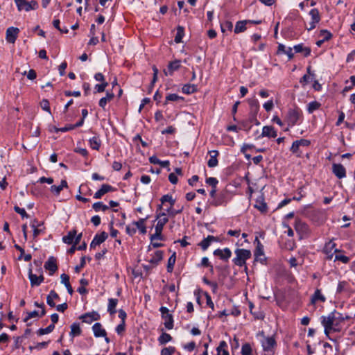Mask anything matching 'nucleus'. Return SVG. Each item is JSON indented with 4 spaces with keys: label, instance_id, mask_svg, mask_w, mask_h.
<instances>
[{
    "label": "nucleus",
    "instance_id": "a211bd4d",
    "mask_svg": "<svg viewBox=\"0 0 355 355\" xmlns=\"http://www.w3.org/2000/svg\"><path fill=\"white\" fill-rule=\"evenodd\" d=\"M92 330L95 337H105L106 331L99 322L95 323L92 327Z\"/></svg>",
    "mask_w": 355,
    "mask_h": 355
},
{
    "label": "nucleus",
    "instance_id": "e433bc0d",
    "mask_svg": "<svg viewBox=\"0 0 355 355\" xmlns=\"http://www.w3.org/2000/svg\"><path fill=\"white\" fill-rule=\"evenodd\" d=\"M76 234V232L75 230L70 231L67 234V235L64 236L62 238L63 242L65 243H67V244H71L73 242Z\"/></svg>",
    "mask_w": 355,
    "mask_h": 355
},
{
    "label": "nucleus",
    "instance_id": "1a4fd4ad",
    "mask_svg": "<svg viewBox=\"0 0 355 355\" xmlns=\"http://www.w3.org/2000/svg\"><path fill=\"white\" fill-rule=\"evenodd\" d=\"M275 340L272 337H265L261 340V345L264 351H272L275 345Z\"/></svg>",
    "mask_w": 355,
    "mask_h": 355
},
{
    "label": "nucleus",
    "instance_id": "473e14b6",
    "mask_svg": "<svg viewBox=\"0 0 355 355\" xmlns=\"http://www.w3.org/2000/svg\"><path fill=\"white\" fill-rule=\"evenodd\" d=\"M164 320V326L167 329H172L173 327V318L171 314H166L164 317H162Z\"/></svg>",
    "mask_w": 355,
    "mask_h": 355
},
{
    "label": "nucleus",
    "instance_id": "a19ab883",
    "mask_svg": "<svg viewBox=\"0 0 355 355\" xmlns=\"http://www.w3.org/2000/svg\"><path fill=\"white\" fill-rule=\"evenodd\" d=\"M320 107V103H319L317 101H312V102H310L307 105V111L309 112V113L311 114L314 111L319 109Z\"/></svg>",
    "mask_w": 355,
    "mask_h": 355
},
{
    "label": "nucleus",
    "instance_id": "ddd939ff",
    "mask_svg": "<svg viewBox=\"0 0 355 355\" xmlns=\"http://www.w3.org/2000/svg\"><path fill=\"white\" fill-rule=\"evenodd\" d=\"M44 268L50 271L51 275L54 273L58 270L56 259L53 257H49L44 264Z\"/></svg>",
    "mask_w": 355,
    "mask_h": 355
},
{
    "label": "nucleus",
    "instance_id": "5fc2aeb1",
    "mask_svg": "<svg viewBox=\"0 0 355 355\" xmlns=\"http://www.w3.org/2000/svg\"><path fill=\"white\" fill-rule=\"evenodd\" d=\"M108 83L107 82L101 83V84H97L95 85V89L96 92L101 93L105 91V87L107 86Z\"/></svg>",
    "mask_w": 355,
    "mask_h": 355
},
{
    "label": "nucleus",
    "instance_id": "e2e57ef3",
    "mask_svg": "<svg viewBox=\"0 0 355 355\" xmlns=\"http://www.w3.org/2000/svg\"><path fill=\"white\" fill-rule=\"evenodd\" d=\"M40 316L39 313L37 311H33L31 312L28 313L27 317L24 318V321L27 322L29 319L35 317Z\"/></svg>",
    "mask_w": 355,
    "mask_h": 355
},
{
    "label": "nucleus",
    "instance_id": "412c9836",
    "mask_svg": "<svg viewBox=\"0 0 355 355\" xmlns=\"http://www.w3.org/2000/svg\"><path fill=\"white\" fill-rule=\"evenodd\" d=\"M180 67V62L179 60H175L169 63L168 66V69L164 70V73L166 76H171L173 71L178 70Z\"/></svg>",
    "mask_w": 355,
    "mask_h": 355
},
{
    "label": "nucleus",
    "instance_id": "58836bf2",
    "mask_svg": "<svg viewBox=\"0 0 355 355\" xmlns=\"http://www.w3.org/2000/svg\"><path fill=\"white\" fill-rule=\"evenodd\" d=\"M296 53H304L305 56H308L311 53V49L307 47H304L302 44H297L294 46Z\"/></svg>",
    "mask_w": 355,
    "mask_h": 355
},
{
    "label": "nucleus",
    "instance_id": "774afa93",
    "mask_svg": "<svg viewBox=\"0 0 355 355\" xmlns=\"http://www.w3.org/2000/svg\"><path fill=\"white\" fill-rule=\"evenodd\" d=\"M125 330V322L122 321L121 324L116 327V331L118 334H121Z\"/></svg>",
    "mask_w": 355,
    "mask_h": 355
},
{
    "label": "nucleus",
    "instance_id": "4468645a",
    "mask_svg": "<svg viewBox=\"0 0 355 355\" xmlns=\"http://www.w3.org/2000/svg\"><path fill=\"white\" fill-rule=\"evenodd\" d=\"M336 244L332 241H330L328 243L325 244V246L324 248V251L326 253V254L328 257V259H331L333 257V252H337L338 250L335 248Z\"/></svg>",
    "mask_w": 355,
    "mask_h": 355
},
{
    "label": "nucleus",
    "instance_id": "052dcab7",
    "mask_svg": "<svg viewBox=\"0 0 355 355\" xmlns=\"http://www.w3.org/2000/svg\"><path fill=\"white\" fill-rule=\"evenodd\" d=\"M263 106L267 112L270 111L274 107L272 100H269L268 101L265 103Z\"/></svg>",
    "mask_w": 355,
    "mask_h": 355
},
{
    "label": "nucleus",
    "instance_id": "393cba45",
    "mask_svg": "<svg viewBox=\"0 0 355 355\" xmlns=\"http://www.w3.org/2000/svg\"><path fill=\"white\" fill-rule=\"evenodd\" d=\"M248 21H250V20L237 21L234 28V33H240L244 32L246 30V24L248 23Z\"/></svg>",
    "mask_w": 355,
    "mask_h": 355
},
{
    "label": "nucleus",
    "instance_id": "680f3d73",
    "mask_svg": "<svg viewBox=\"0 0 355 355\" xmlns=\"http://www.w3.org/2000/svg\"><path fill=\"white\" fill-rule=\"evenodd\" d=\"M41 107L44 110L50 112L49 102L47 100H42L41 102Z\"/></svg>",
    "mask_w": 355,
    "mask_h": 355
},
{
    "label": "nucleus",
    "instance_id": "4be33fe9",
    "mask_svg": "<svg viewBox=\"0 0 355 355\" xmlns=\"http://www.w3.org/2000/svg\"><path fill=\"white\" fill-rule=\"evenodd\" d=\"M210 158L208 160L207 165L209 167L213 168L218 165L217 156L218 155V151L211 150L209 152Z\"/></svg>",
    "mask_w": 355,
    "mask_h": 355
},
{
    "label": "nucleus",
    "instance_id": "0eeeda50",
    "mask_svg": "<svg viewBox=\"0 0 355 355\" xmlns=\"http://www.w3.org/2000/svg\"><path fill=\"white\" fill-rule=\"evenodd\" d=\"M332 172L338 179H342L346 177L345 168L341 164H333Z\"/></svg>",
    "mask_w": 355,
    "mask_h": 355
},
{
    "label": "nucleus",
    "instance_id": "8fccbe9b",
    "mask_svg": "<svg viewBox=\"0 0 355 355\" xmlns=\"http://www.w3.org/2000/svg\"><path fill=\"white\" fill-rule=\"evenodd\" d=\"M300 148L301 147L300 144L297 143V141H295L292 144L291 151L293 153L297 154L298 156H300V154L302 153V151H300Z\"/></svg>",
    "mask_w": 355,
    "mask_h": 355
},
{
    "label": "nucleus",
    "instance_id": "2eb2a0df",
    "mask_svg": "<svg viewBox=\"0 0 355 355\" xmlns=\"http://www.w3.org/2000/svg\"><path fill=\"white\" fill-rule=\"evenodd\" d=\"M114 190L113 187L109 184H103L101 188L98 190L94 196V198L96 199L101 198L105 193L112 191Z\"/></svg>",
    "mask_w": 355,
    "mask_h": 355
},
{
    "label": "nucleus",
    "instance_id": "37998d69",
    "mask_svg": "<svg viewBox=\"0 0 355 355\" xmlns=\"http://www.w3.org/2000/svg\"><path fill=\"white\" fill-rule=\"evenodd\" d=\"M183 35H184V28L182 26H178L177 28L176 35L174 39L175 42L180 43L182 42Z\"/></svg>",
    "mask_w": 355,
    "mask_h": 355
},
{
    "label": "nucleus",
    "instance_id": "864d4df0",
    "mask_svg": "<svg viewBox=\"0 0 355 355\" xmlns=\"http://www.w3.org/2000/svg\"><path fill=\"white\" fill-rule=\"evenodd\" d=\"M320 36L322 37V39L324 40V41H327L331 38L332 35L329 31L327 30H321Z\"/></svg>",
    "mask_w": 355,
    "mask_h": 355
},
{
    "label": "nucleus",
    "instance_id": "aec40b11",
    "mask_svg": "<svg viewBox=\"0 0 355 355\" xmlns=\"http://www.w3.org/2000/svg\"><path fill=\"white\" fill-rule=\"evenodd\" d=\"M218 239L217 237H215L214 236H208L207 238H205L200 243H199V245L201 247V248L203 250H206L209 246L210 245V244L212 243V242H214V241H218Z\"/></svg>",
    "mask_w": 355,
    "mask_h": 355
},
{
    "label": "nucleus",
    "instance_id": "b1692460",
    "mask_svg": "<svg viewBox=\"0 0 355 355\" xmlns=\"http://www.w3.org/2000/svg\"><path fill=\"white\" fill-rule=\"evenodd\" d=\"M68 187L67 182L65 180H62L59 186L53 185L51 187V191L55 193L56 196H58L60 191Z\"/></svg>",
    "mask_w": 355,
    "mask_h": 355
},
{
    "label": "nucleus",
    "instance_id": "4d7b16f0",
    "mask_svg": "<svg viewBox=\"0 0 355 355\" xmlns=\"http://www.w3.org/2000/svg\"><path fill=\"white\" fill-rule=\"evenodd\" d=\"M14 209L17 213L20 214L22 218H28L29 216L27 214L24 209L20 208L18 206H15Z\"/></svg>",
    "mask_w": 355,
    "mask_h": 355
},
{
    "label": "nucleus",
    "instance_id": "0e129e2a",
    "mask_svg": "<svg viewBox=\"0 0 355 355\" xmlns=\"http://www.w3.org/2000/svg\"><path fill=\"white\" fill-rule=\"evenodd\" d=\"M67 67V64L66 62H63L59 66V73L60 76H63L65 73V69Z\"/></svg>",
    "mask_w": 355,
    "mask_h": 355
},
{
    "label": "nucleus",
    "instance_id": "338daca9",
    "mask_svg": "<svg viewBox=\"0 0 355 355\" xmlns=\"http://www.w3.org/2000/svg\"><path fill=\"white\" fill-rule=\"evenodd\" d=\"M64 95L66 96H75V97H78L80 96V92L79 91H74V92H71V91H65L64 92Z\"/></svg>",
    "mask_w": 355,
    "mask_h": 355
},
{
    "label": "nucleus",
    "instance_id": "39448f33",
    "mask_svg": "<svg viewBox=\"0 0 355 355\" xmlns=\"http://www.w3.org/2000/svg\"><path fill=\"white\" fill-rule=\"evenodd\" d=\"M309 15L311 17V21L309 22V27L307 28L309 31H311L315 28V26L320 21V15L319 11L316 8L311 10Z\"/></svg>",
    "mask_w": 355,
    "mask_h": 355
},
{
    "label": "nucleus",
    "instance_id": "f257e3e1",
    "mask_svg": "<svg viewBox=\"0 0 355 355\" xmlns=\"http://www.w3.org/2000/svg\"><path fill=\"white\" fill-rule=\"evenodd\" d=\"M234 252L236 257L233 259V262L239 266L245 265L246 260L251 257V252L249 250L236 249Z\"/></svg>",
    "mask_w": 355,
    "mask_h": 355
},
{
    "label": "nucleus",
    "instance_id": "2f4dec72",
    "mask_svg": "<svg viewBox=\"0 0 355 355\" xmlns=\"http://www.w3.org/2000/svg\"><path fill=\"white\" fill-rule=\"evenodd\" d=\"M163 258L162 251L157 250L155 254L149 259V262L153 265H157Z\"/></svg>",
    "mask_w": 355,
    "mask_h": 355
},
{
    "label": "nucleus",
    "instance_id": "c756f323",
    "mask_svg": "<svg viewBox=\"0 0 355 355\" xmlns=\"http://www.w3.org/2000/svg\"><path fill=\"white\" fill-rule=\"evenodd\" d=\"M117 303H118L117 299H113V298L109 299L108 306H107V311L111 315H113L116 312V307Z\"/></svg>",
    "mask_w": 355,
    "mask_h": 355
},
{
    "label": "nucleus",
    "instance_id": "7ed1b4c3",
    "mask_svg": "<svg viewBox=\"0 0 355 355\" xmlns=\"http://www.w3.org/2000/svg\"><path fill=\"white\" fill-rule=\"evenodd\" d=\"M15 2L19 11L25 10L28 12L31 10H36L38 8V3L35 0H32L31 1H28L26 0H15Z\"/></svg>",
    "mask_w": 355,
    "mask_h": 355
},
{
    "label": "nucleus",
    "instance_id": "9d476101",
    "mask_svg": "<svg viewBox=\"0 0 355 355\" xmlns=\"http://www.w3.org/2000/svg\"><path fill=\"white\" fill-rule=\"evenodd\" d=\"M80 319L83 320L84 322L90 324L92 321L98 320L100 319V315L96 312L92 311L86 313L80 317Z\"/></svg>",
    "mask_w": 355,
    "mask_h": 355
},
{
    "label": "nucleus",
    "instance_id": "20e7f679",
    "mask_svg": "<svg viewBox=\"0 0 355 355\" xmlns=\"http://www.w3.org/2000/svg\"><path fill=\"white\" fill-rule=\"evenodd\" d=\"M301 116V112L300 110L297 109H291L289 110L287 114V121L288 123V125H294L297 123V121L299 120L300 117Z\"/></svg>",
    "mask_w": 355,
    "mask_h": 355
},
{
    "label": "nucleus",
    "instance_id": "f3484780",
    "mask_svg": "<svg viewBox=\"0 0 355 355\" xmlns=\"http://www.w3.org/2000/svg\"><path fill=\"white\" fill-rule=\"evenodd\" d=\"M295 230L297 233L304 234L308 232V226L304 222L297 219L295 223Z\"/></svg>",
    "mask_w": 355,
    "mask_h": 355
},
{
    "label": "nucleus",
    "instance_id": "9b49d317",
    "mask_svg": "<svg viewBox=\"0 0 355 355\" xmlns=\"http://www.w3.org/2000/svg\"><path fill=\"white\" fill-rule=\"evenodd\" d=\"M107 234L105 232H101L100 234H96L90 243V248H94L96 245L101 244L107 239Z\"/></svg>",
    "mask_w": 355,
    "mask_h": 355
},
{
    "label": "nucleus",
    "instance_id": "a878e982",
    "mask_svg": "<svg viewBox=\"0 0 355 355\" xmlns=\"http://www.w3.org/2000/svg\"><path fill=\"white\" fill-rule=\"evenodd\" d=\"M217 355H229L227 344L225 341H220L216 348Z\"/></svg>",
    "mask_w": 355,
    "mask_h": 355
},
{
    "label": "nucleus",
    "instance_id": "4c0bfd02",
    "mask_svg": "<svg viewBox=\"0 0 355 355\" xmlns=\"http://www.w3.org/2000/svg\"><path fill=\"white\" fill-rule=\"evenodd\" d=\"M254 207L259 209L261 213L267 211V205L262 200H257Z\"/></svg>",
    "mask_w": 355,
    "mask_h": 355
},
{
    "label": "nucleus",
    "instance_id": "a18cd8bd",
    "mask_svg": "<svg viewBox=\"0 0 355 355\" xmlns=\"http://www.w3.org/2000/svg\"><path fill=\"white\" fill-rule=\"evenodd\" d=\"M172 340V337L170 334L166 333H162V335L159 337L158 340L161 345H164L166 343L171 341Z\"/></svg>",
    "mask_w": 355,
    "mask_h": 355
},
{
    "label": "nucleus",
    "instance_id": "72a5a7b5",
    "mask_svg": "<svg viewBox=\"0 0 355 355\" xmlns=\"http://www.w3.org/2000/svg\"><path fill=\"white\" fill-rule=\"evenodd\" d=\"M90 147L94 150H98L101 146V140L98 136H94L89 140Z\"/></svg>",
    "mask_w": 355,
    "mask_h": 355
},
{
    "label": "nucleus",
    "instance_id": "de8ad7c7",
    "mask_svg": "<svg viewBox=\"0 0 355 355\" xmlns=\"http://www.w3.org/2000/svg\"><path fill=\"white\" fill-rule=\"evenodd\" d=\"M180 100H183V98L176 94H170L166 96L164 104H166L168 101H178Z\"/></svg>",
    "mask_w": 355,
    "mask_h": 355
},
{
    "label": "nucleus",
    "instance_id": "69168bd1",
    "mask_svg": "<svg viewBox=\"0 0 355 355\" xmlns=\"http://www.w3.org/2000/svg\"><path fill=\"white\" fill-rule=\"evenodd\" d=\"M207 304L209 306L212 310L214 309V302L211 300V296L208 293H205Z\"/></svg>",
    "mask_w": 355,
    "mask_h": 355
},
{
    "label": "nucleus",
    "instance_id": "423d86ee",
    "mask_svg": "<svg viewBox=\"0 0 355 355\" xmlns=\"http://www.w3.org/2000/svg\"><path fill=\"white\" fill-rule=\"evenodd\" d=\"M19 33V29L15 27H9L6 30V40L8 42L14 44Z\"/></svg>",
    "mask_w": 355,
    "mask_h": 355
},
{
    "label": "nucleus",
    "instance_id": "f8f14e48",
    "mask_svg": "<svg viewBox=\"0 0 355 355\" xmlns=\"http://www.w3.org/2000/svg\"><path fill=\"white\" fill-rule=\"evenodd\" d=\"M214 254L220 257L221 259L228 260L232 256V252L228 248H225L223 250L216 249Z\"/></svg>",
    "mask_w": 355,
    "mask_h": 355
},
{
    "label": "nucleus",
    "instance_id": "f03ea898",
    "mask_svg": "<svg viewBox=\"0 0 355 355\" xmlns=\"http://www.w3.org/2000/svg\"><path fill=\"white\" fill-rule=\"evenodd\" d=\"M168 219L167 217H164L158 220L157 225L155 228V233L150 236V241L155 240H163V236L162 234L164 226L167 223Z\"/></svg>",
    "mask_w": 355,
    "mask_h": 355
},
{
    "label": "nucleus",
    "instance_id": "3c124183",
    "mask_svg": "<svg viewBox=\"0 0 355 355\" xmlns=\"http://www.w3.org/2000/svg\"><path fill=\"white\" fill-rule=\"evenodd\" d=\"M175 352L174 347H164L161 350V355H172Z\"/></svg>",
    "mask_w": 355,
    "mask_h": 355
},
{
    "label": "nucleus",
    "instance_id": "c9c22d12",
    "mask_svg": "<svg viewBox=\"0 0 355 355\" xmlns=\"http://www.w3.org/2000/svg\"><path fill=\"white\" fill-rule=\"evenodd\" d=\"M81 334V329L78 323H73L71 325L70 336L75 337Z\"/></svg>",
    "mask_w": 355,
    "mask_h": 355
},
{
    "label": "nucleus",
    "instance_id": "dca6fc26",
    "mask_svg": "<svg viewBox=\"0 0 355 355\" xmlns=\"http://www.w3.org/2000/svg\"><path fill=\"white\" fill-rule=\"evenodd\" d=\"M277 131L275 130V128L272 126L266 125L263 127L262 132H261V137H272L275 138L277 137Z\"/></svg>",
    "mask_w": 355,
    "mask_h": 355
},
{
    "label": "nucleus",
    "instance_id": "5701e85b",
    "mask_svg": "<svg viewBox=\"0 0 355 355\" xmlns=\"http://www.w3.org/2000/svg\"><path fill=\"white\" fill-rule=\"evenodd\" d=\"M60 299L59 295L58 293L52 290L50 291L49 294L46 297V303L49 306L51 307L55 306V303L54 302L55 300H58Z\"/></svg>",
    "mask_w": 355,
    "mask_h": 355
},
{
    "label": "nucleus",
    "instance_id": "7c9ffc66",
    "mask_svg": "<svg viewBox=\"0 0 355 355\" xmlns=\"http://www.w3.org/2000/svg\"><path fill=\"white\" fill-rule=\"evenodd\" d=\"M182 91L184 94H191L197 91V86L194 84H186L182 87Z\"/></svg>",
    "mask_w": 355,
    "mask_h": 355
},
{
    "label": "nucleus",
    "instance_id": "13d9d810",
    "mask_svg": "<svg viewBox=\"0 0 355 355\" xmlns=\"http://www.w3.org/2000/svg\"><path fill=\"white\" fill-rule=\"evenodd\" d=\"M206 183L211 185L213 188H216L218 181L216 178L210 177L207 178Z\"/></svg>",
    "mask_w": 355,
    "mask_h": 355
},
{
    "label": "nucleus",
    "instance_id": "6e6d98bb",
    "mask_svg": "<svg viewBox=\"0 0 355 355\" xmlns=\"http://www.w3.org/2000/svg\"><path fill=\"white\" fill-rule=\"evenodd\" d=\"M233 28V24L231 21H227L224 24H221V31L223 33L225 31V30L231 31Z\"/></svg>",
    "mask_w": 355,
    "mask_h": 355
},
{
    "label": "nucleus",
    "instance_id": "ea45409f",
    "mask_svg": "<svg viewBox=\"0 0 355 355\" xmlns=\"http://www.w3.org/2000/svg\"><path fill=\"white\" fill-rule=\"evenodd\" d=\"M175 260H176V256H175V253L174 252L168 258V263H167V271L168 272H172L174 265L175 263Z\"/></svg>",
    "mask_w": 355,
    "mask_h": 355
},
{
    "label": "nucleus",
    "instance_id": "cd10ccee",
    "mask_svg": "<svg viewBox=\"0 0 355 355\" xmlns=\"http://www.w3.org/2000/svg\"><path fill=\"white\" fill-rule=\"evenodd\" d=\"M148 218H140L139 220L133 223V225L136 226L140 231L141 234H145L146 233V227L145 226V221Z\"/></svg>",
    "mask_w": 355,
    "mask_h": 355
},
{
    "label": "nucleus",
    "instance_id": "f704fd0d",
    "mask_svg": "<svg viewBox=\"0 0 355 355\" xmlns=\"http://www.w3.org/2000/svg\"><path fill=\"white\" fill-rule=\"evenodd\" d=\"M149 161L150 163L154 164H159L162 167H167L169 166V161H161L156 156H152L149 158Z\"/></svg>",
    "mask_w": 355,
    "mask_h": 355
},
{
    "label": "nucleus",
    "instance_id": "09e8293b",
    "mask_svg": "<svg viewBox=\"0 0 355 355\" xmlns=\"http://www.w3.org/2000/svg\"><path fill=\"white\" fill-rule=\"evenodd\" d=\"M242 355H252V348L249 343H245L241 348Z\"/></svg>",
    "mask_w": 355,
    "mask_h": 355
},
{
    "label": "nucleus",
    "instance_id": "c85d7f7f",
    "mask_svg": "<svg viewBox=\"0 0 355 355\" xmlns=\"http://www.w3.org/2000/svg\"><path fill=\"white\" fill-rule=\"evenodd\" d=\"M114 96V95L113 92H107L106 93V96L105 97L101 98L100 99L99 103H98L99 106L101 107H102L103 109H104L105 107L107 105V103L108 101H110L111 100H112Z\"/></svg>",
    "mask_w": 355,
    "mask_h": 355
},
{
    "label": "nucleus",
    "instance_id": "bf43d9fd",
    "mask_svg": "<svg viewBox=\"0 0 355 355\" xmlns=\"http://www.w3.org/2000/svg\"><path fill=\"white\" fill-rule=\"evenodd\" d=\"M61 283L63 284L65 287L70 284L69 275L63 273L60 275Z\"/></svg>",
    "mask_w": 355,
    "mask_h": 355
},
{
    "label": "nucleus",
    "instance_id": "603ef678",
    "mask_svg": "<svg viewBox=\"0 0 355 355\" xmlns=\"http://www.w3.org/2000/svg\"><path fill=\"white\" fill-rule=\"evenodd\" d=\"M161 202L162 204H164L166 202H168L171 206H173L175 204V200L173 199L171 196L169 195H164L161 198Z\"/></svg>",
    "mask_w": 355,
    "mask_h": 355
},
{
    "label": "nucleus",
    "instance_id": "c03bdc74",
    "mask_svg": "<svg viewBox=\"0 0 355 355\" xmlns=\"http://www.w3.org/2000/svg\"><path fill=\"white\" fill-rule=\"evenodd\" d=\"M249 104L251 108V111L255 114H257L259 110V103L257 99H252L249 101Z\"/></svg>",
    "mask_w": 355,
    "mask_h": 355
},
{
    "label": "nucleus",
    "instance_id": "6e6552de",
    "mask_svg": "<svg viewBox=\"0 0 355 355\" xmlns=\"http://www.w3.org/2000/svg\"><path fill=\"white\" fill-rule=\"evenodd\" d=\"M28 278L31 282V286H37L41 284L42 282H43L44 278L43 275L37 276L32 272L31 268L28 270Z\"/></svg>",
    "mask_w": 355,
    "mask_h": 355
},
{
    "label": "nucleus",
    "instance_id": "79ce46f5",
    "mask_svg": "<svg viewBox=\"0 0 355 355\" xmlns=\"http://www.w3.org/2000/svg\"><path fill=\"white\" fill-rule=\"evenodd\" d=\"M92 207L96 211H99L101 210L103 211H105L109 209L108 206L104 205L101 202H97L94 203Z\"/></svg>",
    "mask_w": 355,
    "mask_h": 355
},
{
    "label": "nucleus",
    "instance_id": "bb28decb",
    "mask_svg": "<svg viewBox=\"0 0 355 355\" xmlns=\"http://www.w3.org/2000/svg\"><path fill=\"white\" fill-rule=\"evenodd\" d=\"M325 297L321 293L320 290L317 289L313 296L311 297V304H315L318 301L325 302Z\"/></svg>",
    "mask_w": 355,
    "mask_h": 355
},
{
    "label": "nucleus",
    "instance_id": "49530a36",
    "mask_svg": "<svg viewBox=\"0 0 355 355\" xmlns=\"http://www.w3.org/2000/svg\"><path fill=\"white\" fill-rule=\"evenodd\" d=\"M54 328H55L54 324H51L49 325L46 328L40 329L37 331V334L40 336H42V335L49 334L53 331Z\"/></svg>",
    "mask_w": 355,
    "mask_h": 355
},
{
    "label": "nucleus",
    "instance_id": "6ab92c4d",
    "mask_svg": "<svg viewBox=\"0 0 355 355\" xmlns=\"http://www.w3.org/2000/svg\"><path fill=\"white\" fill-rule=\"evenodd\" d=\"M322 324L324 327V333L328 335L333 329L334 322L331 321V318L323 316L322 318Z\"/></svg>",
    "mask_w": 355,
    "mask_h": 355
}]
</instances>
